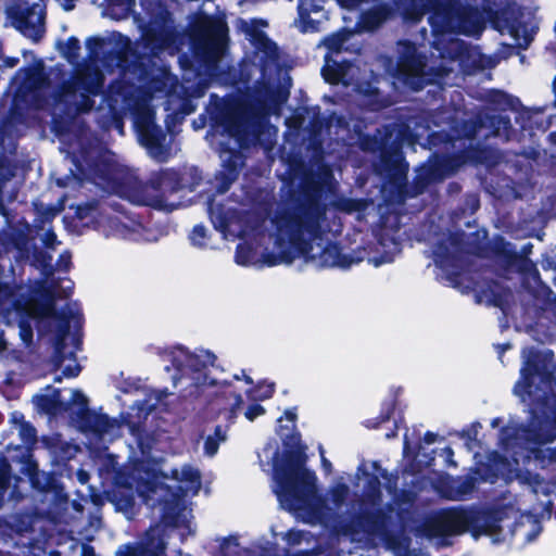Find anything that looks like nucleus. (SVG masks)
Wrapping results in <instances>:
<instances>
[{
	"label": "nucleus",
	"instance_id": "f8f14e48",
	"mask_svg": "<svg viewBox=\"0 0 556 556\" xmlns=\"http://www.w3.org/2000/svg\"><path fill=\"white\" fill-rule=\"evenodd\" d=\"M530 413L531 418L527 426L510 419L500 429L498 445L506 453L505 458L511 457L516 466L520 462L540 459L543 454L541 446L556 439L555 420L546 415L538 417L534 409Z\"/></svg>",
	"mask_w": 556,
	"mask_h": 556
},
{
	"label": "nucleus",
	"instance_id": "a19ab883",
	"mask_svg": "<svg viewBox=\"0 0 556 556\" xmlns=\"http://www.w3.org/2000/svg\"><path fill=\"white\" fill-rule=\"evenodd\" d=\"M395 399L391 401H386L382 403L381 412L378 418L376 419H367L365 421V426L367 428H378L382 422H386L390 419V416L394 409Z\"/></svg>",
	"mask_w": 556,
	"mask_h": 556
},
{
	"label": "nucleus",
	"instance_id": "412c9836",
	"mask_svg": "<svg viewBox=\"0 0 556 556\" xmlns=\"http://www.w3.org/2000/svg\"><path fill=\"white\" fill-rule=\"evenodd\" d=\"M14 109H40L43 105L48 78L41 64L20 68L12 80Z\"/></svg>",
	"mask_w": 556,
	"mask_h": 556
},
{
	"label": "nucleus",
	"instance_id": "423d86ee",
	"mask_svg": "<svg viewBox=\"0 0 556 556\" xmlns=\"http://www.w3.org/2000/svg\"><path fill=\"white\" fill-rule=\"evenodd\" d=\"M274 216L268 218L275 202L274 190L247 187L242 197L223 201L208 200L207 211L214 228L224 239L240 238L235 262L256 268L289 264L285 252L289 250V197H281Z\"/></svg>",
	"mask_w": 556,
	"mask_h": 556
},
{
	"label": "nucleus",
	"instance_id": "6e6552de",
	"mask_svg": "<svg viewBox=\"0 0 556 556\" xmlns=\"http://www.w3.org/2000/svg\"><path fill=\"white\" fill-rule=\"evenodd\" d=\"M305 446L289 452L287 459L279 464L278 450L273 455V492L280 506L304 522L328 523L338 517L349 497L350 488L341 480L327 491L326 497L317 493V477L305 467Z\"/></svg>",
	"mask_w": 556,
	"mask_h": 556
},
{
	"label": "nucleus",
	"instance_id": "b1692460",
	"mask_svg": "<svg viewBox=\"0 0 556 556\" xmlns=\"http://www.w3.org/2000/svg\"><path fill=\"white\" fill-rule=\"evenodd\" d=\"M144 397L137 400L131 406V410H136V415L127 413L122 415L123 422L129 428L132 435L138 437L140 427L149 413L156 406V404L167 395L165 391L146 392Z\"/></svg>",
	"mask_w": 556,
	"mask_h": 556
},
{
	"label": "nucleus",
	"instance_id": "c85d7f7f",
	"mask_svg": "<svg viewBox=\"0 0 556 556\" xmlns=\"http://www.w3.org/2000/svg\"><path fill=\"white\" fill-rule=\"evenodd\" d=\"M60 396L61 392L59 389L47 387L45 393L36 394L33 397V403L39 412L49 416H55L63 409Z\"/></svg>",
	"mask_w": 556,
	"mask_h": 556
},
{
	"label": "nucleus",
	"instance_id": "dca6fc26",
	"mask_svg": "<svg viewBox=\"0 0 556 556\" xmlns=\"http://www.w3.org/2000/svg\"><path fill=\"white\" fill-rule=\"evenodd\" d=\"M159 353L172 365L174 387L180 388L186 394L197 396L216 384L206 372L216 359L211 351L199 349L191 352L182 345H175Z\"/></svg>",
	"mask_w": 556,
	"mask_h": 556
},
{
	"label": "nucleus",
	"instance_id": "4468645a",
	"mask_svg": "<svg viewBox=\"0 0 556 556\" xmlns=\"http://www.w3.org/2000/svg\"><path fill=\"white\" fill-rule=\"evenodd\" d=\"M68 154L72 157L74 168L71 176L58 179L62 187L83 186L91 182L102 189L112 187L119 172V165L115 154L98 140H88L76 150L70 147Z\"/></svg>",
	"mask_w": 556,
	"mask_h": 556
},
{
	"label": "nucleus",
	"instance_id": "39448f33",
	"mask_svg": "<svg viewBox=\"0 0 556 556\" xmlns=\"http://www.w3.org/2000/svg\"><path fill=\"white\" fill-rule=\"evenodd\" d=\"M428 22L434 40L433 47L439 52L440 64L418 52L416 46L407 40L399 41L396 46L397 61L382 56L380 62L386 72L392 77V85L400 91H419L427 85H435L438 91L447 84V76L458 62L464 66L466 60L472 59L476 67L492 68L498 63L496 55H483L476 47L452 35L480 37L484 29L481 14L476 8L465 5L459 1L447 0L432 5Z\"/></svg>",
	"mask_w": 556,
	"mask_h": 556
},
{
	"label": "nucleus",
	"instance_id": "5fc2aeb1",
	"mask_svg": "<svg viewBox=\"0 0 556 556\" xmlns=\"http://www.w3.org/2000/svg\"><path fill=\"white\" fill-rule=\"evenodd\" d=\"M482 428L481 424L478 421L472 422L467 429H464L460 433V437L465 439L467 442L477 441L478 433Z\"/></svg>",
	"mask_w": 556,
	"mask_h": 556
},
{
	"label": "nucleus",
	"instance_id": "c9c22d12",
	"mask_svg": "<svg viewBox=\"0 0 556 556\" xmlns=\"http://www.w3.org/2000/svg\"><path fill=\"white\" fill-rule=\"evenodd\" d=\"M214 556H250V549L240 547L237 536H229L223 539Z\"/></svg>",
	"mask_w": 556,
	"mask_h": 556
},
{
	"label": "nucleus",
	"instance_id": "2f4dec72",
	"mask_svg": "<svg viewBox=\"0 0 556 556\" xmlns=\"http://www.w3.org/2000/svg\"><path fill=\"white\" fill-rule=\"evenodd\" d=\"M222 396L226 401L228 407L223 408L220 413L225 414V418L229 422H233L238 413L241 410V405L243 403L240 394H237L230 383L223 382L220 384Z\"/></svg>",
	"mask_w": 556,
	"mask_h": 556
},
{
	"label": "nucleus",
	"instance_id": "a211bd4d",
	"mask_svg": "<svg viewBox=\"0 0 556 556\" xmlns=\"http://www.w3.org/2000/svg\"><path fill=\"white\" fill-rule=\"evenodd\" d=\"M76 218L81 226L92 227L105 238L148 241L143 225L125 213L111 214L99 202H87L76 207Z\"/></svg>",
	"mask_w": 556,
	"mask_h": 556
},
{
	"label": "nucleus",
	"instance_id": "a18cd8bd",
	"mask_svg": "<svg viewBox=\"0 0 556 556\" xmlns=\"http://www.w3.org/2000/svg\"><path fill=\"white\" fill-rule=\"evenodd\" d=\"M18 435L23 444L30 446L37 441V431L29 422L20 425Z\"/></svg>",
	"mask_w": 556,
	"mask_h": 556
},
{
	"label": "nucleus",
	"instance_id": "20e7f679",
	"mask_svg": "<svg viewBox=\"0 0 556 556\" xmlns=\"http://www.w3.org/2000/svg\"><path fill=\"white\" fill-rule=\"evenodd\" d=\"M483 128L488 129L484 135L486 138L492 136L509 141L516 137L510 118L503 115L480 113L476 119L452 126L454 136L443 132L428 134L430 122L422 116H410L405 122L387 125L383 131L378 130L377 149L384 169L400 184L406 179L408 170V164L402 154L404 146L420 143V139L427 135L430 147L443 143L445 150L454 151L451 154L434 155L417 168L413 184L405 191L408 197H417L431 185L454 175L465 164H483L488 167L497 164L500 155L496 150L481 148L476 143Z\"/></svg>",
	"mask_w": 556,
	"mask_h": 556
},
{
	"label": "nucleus",
	"instance_id": "aec40b11",
	"mask_svg": "<svg viewBox=\"0 0 556 556\" xmlns=\"http://www.w3.org/2000/svg\"><path fill=\"white\" fill-rule=\"evenodd\" d=\"M144 9L149 16L142 29L146 47L155 55L164 51L170 55L177 53L181 45V35L174 24L170 12L160 1L144 4Z\"/></svg>",
	"mask_w": 556,
	"mask_h": 556
},
{
	"label": "nucleus",
	"instance_id": "ea45409f",
	"mask_svg": "<svg viewBox=\"0 0 556 556\" xmlns=\"http://www.w3.org/2000/svg\"><path fill=\"white\" fill-rule=\"evenodd\" d=\"M189 240L190 243L198 249H206L210 247L207 229L203 225H195L192 228Z\"/></svg>",
	"mask_w": 556,
	"mask_h": 556
},
{
	"label": "nucleus",
	"instance_id": "052dcab7",
	"mask_svg": "<svg viewBox=\"0 0 556 556\" xmlns=\"http://www.w3.org/2000/svg\"><path fill=\"white\" fill-rule=\"evenodd\" d=\"M41 241L42 243L48 248V249H54L58 244H59V241L56 239V235L54 233L53 230L51 229H48L42 238H41Z\"/></svg>",
	"mask_w": 556,
	"mask_h": 556
},
{
	"label": "nucleus",
	"instance_id": "1a4fd4ad",
	"mask_svg": "<svg viewBox=\"0 0 556 556\" xmlns=\"http://www.w3.org/2000/svg\"><path fill=\"white\" fill-rule=\"evenodd\" d=\"M155 463L135 460L124 467L117 476V483L135 490L149 505L162 506V521L167 526L178 527L185 521V497L194 496L201 489L199 469L185 465L180 470L172 471L173 478L182 483L175 491L159 482Z\"/></svg>",
	"mask_w": 556,
	"mask_h": 556
},
{
	"label": "nucleus",
	"instance_id": "864d4df0",
	"mask_svg": "<svg viewBox=\"0 0 556 556\" xmlns=\"http://www.w3.org/2000/svg\"><path fill=\"white\" fill-rule=\"evenodd\" d=\"M71 405H76L79 407V410L86 416L88 410V399L87 396L79 390L72 391V399L70 402Z\"/></svg>",
	"mask_w": 556,
	"mask_h": 556
},
{
	"label": "nucleus",
	"instance_id": "2eb2a0df",
	"mask_svg": "<svg viewBox=\"0 0 556 556\" xmlns=\"http://www.w3.org/2000/svg\"><path fill=\"white\" fill-rule=\"evenodd\" d=\"M345 42L343 34H333L324 40L329 53L325 58V65L321 75L327 83L342 84L346 87L352 86L353 90L368 98L366 104L371 111H378L391 104V101L381 97L374 83H378V76L370 71V80L361 78L362 70L359 65L345 62L340 59V51Z\"/></svg>",
	"mask_w": 556,
	"mask_h": 556
},
{
	"label": "nucleus",
	"instance_id": "f257e3e1",
	"mask_svg": "<svg viewBox=\"0 0 556 556\" xmlns=\"http://www.w3.org/2000/svg\"><path fill=\"white\" fill-rule=\"evenodd\" d=\"M104 76L99 70L92 72L79 70L66 88L74 93L77 112H89L93 97L102 96L97 110V121L102 128L116 129L124 135V117L130 115L139 143L148 155L166 163L174 157L179 147L173 135L167 136L155 123V113L151 106L153 99H164L167 114L166 124L181 123L197 109L194 100L205 93V86H187L178 81L164 63L134 65L122 71L121 78L113 81L103 93Z\"/></svg>",
	"mask_w": 556,
	"mask_h": 556
},
{
	"label": "nucleus",
	"instance_id": "bf43d9fd",
	"mask_svg": "<svg viewBox=\"0 0 556 556\" xmlns=\"http://www.w3.org/2000/svg\"><path fill=\"white\" fill-rule=\"evenodd\" d=\"M264 413L265 409L261 404H252L244 412V416L248 420L253 421L256 417L262 416Z\"/></svg>",
	"mask_w": 556,
	"mask_h": 556
},
{
	"label": "nucleus",
	"instance_id": "69168bd1",
	"mask_svg": "<svg viewBox=\"0 0 556 556\" xmlns=\"http://www.w3.org/2000/svg\"><path fill=\"white\" fill-rule=\"evenodd\" d=\"M55 214H56V213H55V211H54L52 207L46 208V210L41 213V215H42V219H41V222H42V223H45V222L50 223V222L54 218Z\"/></svg>",
	"mask_w": 556,
	"mask_h": 556
},
{
	"label": "nucleus",
	"instance_id": "0eeeda50",
	"mask_svg": "<svg viewBox=\"0 0 556 556\" xmlns=\"http://www.w3.org/2000/svg\"><path fill=\"white\" fill-rule=\"evenodd\" d=\"M0 266V317L7 325L16 323L20 338L29 348L33 344L34 324L38 334L55 331L59 336L68 333L71 323L78 324L81 309L77 302H70L55 309L56 299L72 294L74 282L68 278L29 280L26 288L3 279ZM5 348L3 330L0 329V351Z\"/></svg>",
	"mask_w": 556,
	"mask_h": 556
},
{
	"label": "nucleus",
	"instance_id": "f03ea898",
	"mask_svg": "<svg viewBox=\"0 0 556 556\" xmlns=\"http://www.w3.org/2000/svg\"><path fill=\"white\" fill-rule=\"evenodd\" d=\"M338 182L328 168L305 175L296 190L289 194V250L283 257L291 264L303 257L317 267L348 269L365 257L375 267L392 263L401 253L400 227L383 222L372 229L376 240L371 248L353 254L342 252L334 241L342 232L341 218L328 208L324 193H334Z\"/></svg>",
	"mask_w": 556,
	"mask_h": 556
},
{
	"label": "nucleus",
	"instance_id": "f3484780",
	"mask_svg": "<svg viewBox=\"0 0 556 556\" xmlns=\"http://www.w3.org/2000/svg\"><path fill=\"white\" fill-rule=\"evenodd\" d=\"M194 55L205 67V74L215 76L218 63L226 53L228 26L220 17L198 13L189 24Z\"/></svg>",
	"mask_w": 556,
	"mask_h": 556
},
{
	"label": "nucleus",
	"instance_id": "de8ad7c7",
	"mask_svg": "<svg viewBox=\"0 0 556 556\" xmlns=\"http://www.w3.org/2000/svg\"><path fill=\"white\" fill-rule=\"evenodd\" d=\"M521 519L522 520H527L531 525V530L528 533H526V535H525L526 536V541L531 543L542 532V526H541L540 521L536 518H534L531 514L522 515ZM523 522L525 521H521L522 525H523Z\"/></svg>",
	"mask_w": 556,
	"mask_h": 556
},
{
	"label": "nucleus",
	"instance_id": "8fccbe9b",
	"mask_svg": "<svg viewBox=\"0 0 556 556\" xmlns=\"http://www.w3.org/2000/svg\"><path fill=\"white\" fill-rule=\"evenodd\" d=\"M494 247L498 252H502L505 255L508 263H511L517 258L515 247L511 243L504 241L502 238L494 240Z\"/></svg>",
	"mask_w": 556,
	"mask_h": 556
},
{
	"label": "nucleus",
	"instance_id": "4c0bfd02",
	"mask_svg": "<svg viewBox=\"0 0 556 556\" xmlns=\"http://www.w3.org/2000/svg\"><path fill=\"white\" fill-rule=\"evenodd\" d=\"M59 50L71 64H74L79 58L80 42L76 37H70L66 41L60 43Z\"/></svg>",
	"mask_w": 556,
	"mask_h": 556
},
{
	"label": "nucleus",
	"instance_id": "e433bc0d",
	"mask_svg": "<svg viewBox=\"0 0 556 556\" xmlns=\"http://www.w3.org/2000/svg\"><path fill=\"white\" fill-rule=\"evenodd\" d=\"M52 255L43 251H36L33 255L31 265L39 269L43 276L42 279H49L53 275L54 266Z\"/></svg>",
	"mask_w": 556,
	"mask_h": 556
},
{
	"label": "nucleus",
	"instance_id": "774afa93",
	"mask_svg": "<svg viewBox=\"0 0 556 556\" xmlns=\"http://www.w3.org/2000/svg\"><path fill=\"white\" fill-rule=\"evenodd\" d=\"M81 556H97L94 548L89 544H83Z\"/></svg>",
	"mask_w": 556,
	"mask_h": 556
},
{
	"label": "nucleus",
	"instance_id": "603ef678",
	"mask_svg": "<svg viewBox=\"0 0 556 556\" xmlns=\"http://www.w3.org/2000/svg\"><path fill=\"white\" fill-rule=\"evenodd\" d=\"M308 532L302 531V530H295L291 529L282 534V539L289 544V545H298L302 541L306 540L308 536Z\"/></svg>",
	"mask_w": 556,
	"mask_h": 556
},
{
	"label": "nucleus",
	"instance_id": "c756f323",
	"mask_svg": "<svg viewBox=\"0 0 556 556\" xmlns=\"http://www.w3.org/2000/svg\"><path fill=\"white\" fill-rule=\"evenodd\" d=\"M477 479L472 476L457 477L448 481V486L444 496L452 501H464L476 489Z\"/></svg>",
	"mask_w": 556,
	"mask_h": 556
},
{
	"label": "nucleus",
	"instance_id": "37998d69",
	"mask_svg": "<svg viewBox=\"0 0 556 556\" xmlns=\"http://www.w3.org/2000/svg\"><path fill=\"white\" fill-rule=\"evenodd\" d=\"M119 5L112 4L109 7L110 14L116 20L126 18L130 14L135 4L134 0H119Z\"/></svg>",
	"mask_w": 556,
	"mask_h": 556
},
{
	"label": "nucleus",
	"instance_id": "6e6d98bb",
	"mask_svg": "<svg viewBox=\"0 0 556 556\" xmlns=\"http://www.w3.org/2000/svg\"><path fill=\"white\" fill-rule=\"evenodd\" d=\"M480 207V200L478 194L476 193H468L465 198V208L463 213L468 212L469 214H473L478 211Z\"/></svg>",
	"mask_w": 556,
	"mask_h": 556
},
{
	"label": "nucleus",
	"instance_id": "0e129e2a",
	"mask_svg": "<svg viewBox=\"0 0 556 556\" xmlns=\"http://www.w3.org/2000/svg\"><path fill=\"white\" fill-rule=\"evenodd\" d=\"M10 421L16 426V428H20V425L27 424L24 421V415L20 412H13L10 417Z\"/></svg>",
	"mask_w": 556,
	"mask_h": 556
},
{
	"label": "nucleus",
	"instance_id": "5701e85b",
	"mask_svg": "<svg viewBox=\"0 0 556 556\" xmlns=\"http://www.w3.org/2000/svg\"><path fill=\"white\" fill-rule=\"evenodd\" d=\"M13 26L34 42L39 41L45 34V11L40 3L9 11Z\"/></svg>",
	"mask_w": 556,
	"mask_h": 556
},
{
	"label": "nucleus",
	"instance_id": "ddd939ff",
	"mask_svg": "<svg viewBox=\"0 0 556 556\" xmlns=\"http://www.w3.org/2000/svg\"><path fill=\"white\" fill-rule=\"evenodd\" d=\"M498 528L490 511L477 507H452L431 513L418 529L421 536L448 544V538L470 532L476 539Z\"/></svg>",
	"mask_w": 556,
	"mask_h": 556
},
{
	"label": "nucleus",
	"instance_id": "bb28decb",
	"mask_svg": "<svg viewBox=\"0 0 556 556\" xmlns=\"http://www.w3.org/2000/svg\"><path fill=\"white\" fill-rule=\"evenodd\" d=\"M129 39L119 33H113L106 38L90 37L86 40V48L90 59H97L105 45H116L117 65L122 67L129 48Z\"/></svg>",
	"mask_w": 556,
	"mask_h": 556
},
{
	"label": "nucleus",
	"instance_id": "680f3d73",
	"mask_svg": "<svg viewBox=\"0 0 556 556\" xmlns=\"http://www.w3.org/2000/svg\"><path fill=\"white\" fill-rule=\"evenodd\" d=\"M318 451H319V454H320L321 467L325 470V472L328 475V473H330L332 471V464L330 463L329 459L326 458L325 450H324L323 445L318 446Z\"/></svg>",
	"mask_w": 556,
	"mask_h": 556
},
{
	"label": "nucleus",
	"instance_id": "7c9ffc66",
	"mask_svg": "<svg viewBox=\"0 0 556 556\" xmlns=\"http://www.w3.org/2000/svg\"><path fill=\"white\" fill-rule=\"evenodd\" d=\"M518 478L522 484L529 485L531 492L536 496H551L556 491V477L552 482L545 481L538 473L532 472L520 473Z\"/></svg>",
	"mask_w": 556,
	"mask_h": 556
},
{
	"label": "nucleus",
	"instance_id": "4be33fe9",
	"mask_svg": "<svg viewBox=\"0 0 556 556\" xmlns=\"http://www.w3.org/2000/svg\"><path fill=\"white\" fill-rule=\"evenodd\" d=\"M464 232H448L443 235L442 239L433 243L432 256L437 267L445 270L451 282L455 281L458 275L463 258V241Z\"/></svg>",
	"mask_w": 556,
	"mask_h": 556
},
{
	"label": "nucleus",
	"instance_id": "9d476101",
	"mask_svg": "<svg viewBox=\"0 0 556 556\" xmlns=\"http://www.w3.org/2000/svg\"><path fill=\"white\" fill-rule=\"evenodd\" d=\"M371 468L372 472L370 473L363 462L356 471V478L364 477L366 482L359 500V511L351 518L346 526V532L351 534L353 541L357 542L382 536L387 531L388 513L391 509L382 504L380 479L384 480L389 493L393 494L397 489V473L388 472L381 468L378 462H372Z\"/></svg>",
	"mask_w": 556,
	"mask_h": 556
},
{
	"label": "nucleus",
	"instance_id": "393cba45",
	"mask_svg": "<svg viewBox=\"0 0 556 556\" xmlns=\"http://www.w3.org/2000/svg\"><path fill=\"white\" fill-rule=\"evenodd\" d=\"M165 547V542L159 535V528H150L143 540L124 546L117 552V556H162Z\"/></svg>",
	"mask_w": 556,
	"mask_h": 556
},
{
	"label": "nucleus",
	"instance_id": "79ce46f5",
	"mask_svg": "<svg viewBox=\"0 0 556 556\" xmlns=\"http://www.w3.org/2000/svg\"><path fill=\"white\" fill-rule=\"evenodd\" d=\"M274 393V383H260L255 388L247 391L248 397L253 401H263L269 399Z\"/></svg>",
	"mask_w": 556,
	"mask_h": 556
},
{
	"label": "nucleus",
	"instance_id": "49530a36",
	"mask_svg": "<svg viewBox=\"0 0 556 556\" xmlns=\"http://www.w3.org/2000/svg\"><path fill=\"white\" fill-rule=\"evenodd\" d=\"M116 388L123 393H134L143 390L140 379L125 378L116 382Z\"/></svg>",
	"mask_w": 556,
	"mask_h": 556
},
{
	"label": "nucleus",
	"instance_id": "e2e57ef3",
	"mask_svg": "<svg viewBox=\"0 0 556 556\" xmlns=\"http://www.w3.org/2000/svg\"><path fill=\"white\" fill-rule=\"evenodd\" d=\"M365 21H370L374 28L382 22V16L378 11H371L365 15Z\"/></svg>",
	"mask_w": 556,
	"mask_h": 556
},
{
	"label": "nucleus",
	"instance_id": "cd10ccee",
	"mask_svg": "<svg viewBox=\"0 0 556 556\" xmlns=\"http://www.w3.org/2000/svg\"><path fill=\"white\" fill-rule=\"evenodd\" d=\"M320 0H300L298 3V18L295 24L302 33L319 30L321 20H311V15L326 17Z\"/></svg>",
	"mask_w": 556,
	"mask_h": 556
},
{
	"label": "nucleus",
	"instance_id": "09e8293b",
	"mask_svg": "<svg viewBox=\"0 0 556 556\" xmlns=\"http://www.w3.org/2000/svg\"><path fill=\"white\" fill-rule=\"evenodd\" d=\"M521 519L522 520H527L531 525V530L528 533H526V535H525L526 536V541L531 543L542 532V526H541L540 521L536 518H534L531 514L522 515ZM523 522L525 521H521L522 525H523Z\"/></svg>",
	"mask_w": 556,
	"mask_h": 556
},
{
	"label": "nucleus",
	"instance_id": "58836bf2",
	"mask_svg": "<svg viewBox=\"0 0 556 556\" xmlns=\"http://www.w3.org/2000/svg\"><path fill=\"white\" fill-rule=\"evenodd\" d=\"M226 440V430H224L220 426L215 428L214 434L208 435L204 442V453L205 455L212 457L214 456L219 447V444Z\"/></svg>",
	"mask_w": 556,
	"mask_h": 556
},
{
	"label": "nucleus",
	"instance_id": "13d9d810",
	"mask_svg": "<svg viewBox=\"0 0 556 556\" xmlns=\"http://www.w3.org/2000/svg\"><path fill=\"white\" fill-rule=\"evenodd\" d=\"M295 413L292 410V409H288L285 412V418L288 422L291 424V426H288V425H282V417H280L278 419V422H279V435L280 437H285L286 434L282 432V430L286 428L287 430H289L290 428H293L294 427V421H295Z\"/></svg>",
	"mask_w": 556,
	"mask_h": 556
},
{
	"label": "nucleus",
	"instance_id": "c03bdc74",
	"mask_svg": "<svg viewBox=\"0 0 556 556\" xmlns=\"http://www.w3.org/2000/svg\"><path fill=\"white\" fill-rule=\"evenodd\" d=\"M29 479L36 489L45 491L50 486L53 478L50 475H46L45 472H39L37 469L29 470Z\"/></svg>",
	"mask_w": 556,
	"mask_h": 556
},
{
	"label": "nucleus",
	"instance_id": "4d7b16f0",
	"mask_svg": "<svg viewBox=\"0 0 556 556\" xmlns=\"http://www.w3.org/2000/svg\"><path fill=\"white\" fill-rule=\"evenodd\" d=\"M72 265V254L68 251H64L58 258L54 269L61 271L70 270Z\"/></svg>",
	"mask_w": 556,
	"mask_h": 556
},
{
	"label": "nucleus",
	"instance_id": "72a5a7b5",
	"mask_svg": "<svg viewBox=\"0 0 556 556\" xmlns=\"http://www.w3.org/2000/svg\"><path fill=\"white\" fill-rule=\"evenodd\" d=\"M543 113V109H527V108H523L519 113H518V116L516 117V123L517 124H520V126L526 129V128H532L533 127V124L535 125V127L538 129H541L542 131H545L548 126H549V123L543 121V119H535L534 122H532V119L534 117H536L538 115L542 114Z\"/></svg>",
	"mask_w": 556,
	"mask_h": 556
},
{
	"label": "nucleus",
	"instance_id": "6ab92c4d",
	"mask_svg": "<svg viewBox=\"0 0 556 556\" xmlns=\"http://www.w3.org/2000/svg\"><path fill=\"white\" fill-rule=\"evenodd\" d=\"M553 356L552 351L544 354L534 349H525L522 351L523 364L520 369V379L514 387L516 396L526 403L536 392L542 391L544 394L553 390L556 386V367L547 362Z\"/></svg>",
	"mask_w": 556,
	"mask_h": 556
},
{
	"label": "nucleus",
	"instance_id": "473e14b6",
	"mask_svg": "<svg viewBox=\"0 0 556 556\" xmlns=\"http://www.w3.org/2000/svg\"><path fill=\"white\" fill-rule=\"evenodd\" d=\"M86 417L85 427L98 435L110 433L116 426V421L110 419L106 415H96L88 413Z\"/></svg>",
	"mask_w": 556,
	"mask_h": 556
},
{
	"label": "nucleus",
	"instance_id": "3c124183",
	"mask_svg": "<svg viewBox=\"0 0 556 556\" xmlns=\"http://www.w3.org/2000/svg\"><path fill=\"white\" fill-rule=\"evenodd\" d=\"M5 236L11 240L13 247L20 251L25 249L28 243V235L26 231L10 230L5 232Z\"/></svg>",
	"mask_w": 556,
	"mask_h": 556
},
{
	"label": "nucleus",
	"instance_id": "f704fd0d",
	"mask_svg": "<svg viewBox=\"0 0 556 556\" xmlns=\"http://www.w3.org/2000/svg\"><path fill=\"white\" fill-rule=\"evenodd\" d=\"M485 100L495 105L500 110L511 109L516 110L520 105L518 98L511 97L501 90H490L485 96Z\"/></svg>",
	"mask_w": 556,
	"mask_h": 556
},
{
	"label": "nucleus",
	"instance_id": "9b49d317",
	"mask_svg": "<svg viewBox=\"0 0 556 556\" xmlns=\"http://www.w3.org/2000/svg\"><path fill=\"white\" fill-rule=\"evenodd\" d=\"M200 181V172L194 166L163 168L151 173L147 184L137 186L129 200L135 204L170 212L180 206L174 195L182 190L193 191Z\"/></svg>",
	"mask_w": 556,
	"mask_h": 556
},
{
	"label": "nucleus",
	"instance_id": "a878e982",
	"mask_svg": "<svg viewBox=\"0 0 556 556\" xmlns=\"http://www.w3.org/2000/svg\"><path fill=\"white\" fill-rule=\"evenodd\" d=\"M54 334V354L53 364L62 369V375L66 378H75L81 371L80 365L77 363L75 351L65 353L64 340L67 333L59 336L55 331H46L40 336Z\"/></svg>",
	"mask_w": 556,
	"mask_h": 556
},
{
	"label": "nucleus",
	"instance_id": "7ed1b4c3",
	"mask_svg": "<svg viewBox=\"0 0 556 556\" xmlns=\"http://www.w3.org/2000/svg\"><path fill=\"white\" fill-rule=\"evenodd\" d=\"M241 29L256 49L261 77L255 93L261 105L243 108L232 98L211 96L206 108L210 129L205 139L223 160V169L215 177L218 194H224L238 177L239 150L258 142L263 129L269 127L268 116L280 114L291 87V77L280 64L276 43L255 29L254 21H241Z\"/></svg>",
	"mask_w": 556,
	"mask_h": 556
},
{
	"label": "nucleus",
	"instance_id": "338daca9",
	"mask_svg": "<svg viewBox=\"0 0 556 556\" xmlns=\"http://www.w3.org/2000/svg\"><path fill=\"white\" fill-rule=\"evenodd\" d=\"M206 125V117L204 115H200L197 119L192 122V126L195 130H200L204 128Z\"/></svg>",
	"mask_w": 556,
	"mask_h": 556
}]
</instances>
